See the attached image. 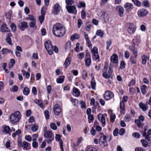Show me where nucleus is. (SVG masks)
I'll return each mask as SVG.
<instances>
[{
    "label": "nucleus",
    "mask_w": 151,
    "mask_h": 151,
    "mask_svg": "<svg viewBox=\"0 0 151 151\" xmlns=\"http://www.w3.org/2000/svg\"><path fill=\"white\" fill-rule=\"evenodd\" d=\"M87 77V71L85 70H83L82 72V77L84 79H86Z\"/></svg>",
    "instance_id": "nucleus-62"
},
{
    "label": "nucleus",
    "mask_w": 151,
    "mask_h": 151,
    "mask_svg": "<svg viewBox=\"0 0 151 151\" xmlns=\"http://www.w3.org/2000/svg\"><path fill=\"white\" fill-rule=\"evenodd\" d=\"M44 46L48 54L50 55L52 54L53 51L56 53L58 52V49L57 47L55 45L52 46L50 41H46L44 43Z\"/></svg>",
    "instance_id": "nucleus-2"
},
{
    "label": "nucleus",
    "mask_w": 151,
    "mask_h": 151,
    "mask_svg": "<svg viewBox=\"0 0 151 151\" xmlns=\"http://www.w3.org/2000/svg\"><path fill=\"white\" fill-rule=\"evenodd\" d=\"M35 103L37 104L42 108H43V105L42 101L40 100L36 99L35 100Z\"/></svg>",
    "instance_id": "nucleus-41"
},
{
    "label": "nucleus",
    "mask_w": 151,
    "mask_h": 151,
    "mask_svg": "<svg viewBox=\"0 0 151 151\" xmlns=\"http://www.w3.org/2000/svg\"><path fill=\"white\" fill-rule=\"evenodd\" d=\"M51 128L54 130H57V128L56 124L54 123H52L50 125Z\"/></svg>",
    "instance_id": "nucleus-53"
},
{
    "label": "nucleus",
    "mask_w": 151,
    "mask_h": 151,
    "mask_svg": "<svg viewBox=\"0 0 151 151\" xmlns=\"http://www.w3.org/2000/svg\"><path fill=\"white\" fill-rule=\"evenodd\" d=\"M22 147L25 150H29L30 148V144L28 142L24 141L23 142V145Z\"/></svg>",
    "instance_id": "nucleus-23"
},
{
    "label": "nucleus",
    "mask_w": 151,
    "mask_h": 151,
    "mask_svg": "<svg viewBox=\"0 0 151 151\" xmlns=\"http://www.w3.org/2000/svg\"><path fill=\"white\" fill-rule=\"evenodd\" d=\"M23 91V93L24 95L27 96L29 94L30 90L28 87H25L24 88Z\"/></svg>",
    "instance_id": "nucleus-39"
},
{
    "label": "nucleus",
    "mask_w": 151,
    "mask_h": 151,
    "mask_svg": "<svg viewBox=\"0 0 151 151\" xmlns=\"http://www.w3.org/2000/svg\"><path fill=\"white\" fill-rule=\"evenodd\" d=\"M21 117V114L20 112L16 111L12 114L10 117V119L12 124L18 122L20 120Z\"/></svg>",
    "instance_id": "nucleus-3"
},
{
    "label": "nucleus",
    "mask_w": 151,
    "mask_h": 151,
    "mask_svg": "<svg viewBox=\"0 0 151 151\" xmlns=\"http://www.w3.org/2000/svg\"><path fill=\"white\" fill-rule=\"evenodd\" d=\"M142 4L145 7H148L149 5V2L147 0L144 1L142 2Z\"/></svg>",
    "instance_id": "nucleus-63"
},
{
    "label": "nucleus",
    "mask_w": 151,
    "mask_h": 151,
    "mask_svg": "<svg viewBox=\"0 0 151 151\" xmlns=\"http://www.w3.org/2000/svg\"><path fill=\"white\" fill-rule=\"evenodd\" d=\"M125 63L123 61H122L120 65V68L121 69H123L125 67Z\"/></svg>",
    "instance_id": "nucleus-59"
},
{
    "label": "nucleus",
    "mask_w": 151,
    "mask_h": 151,
    "mask_svg": "<svg viewBox=\"0 0 151 151\" xmlns=\"http://www.w3.org/2000/svg\"><path fill=\"white\" fill-rule=\"evenodd\" d=\"M124 7L127 11L129 12L134 8L133 5L129 3H127L124 4Z\"/></svg>",
    "instance_id": "nucleus-17"
},
{
    "label": "nucleus",
    "mask_w": 151,
    "mask_h": 151,
    "mask_svg": "<svg viewBox=\"0 0 151 151\" xmlns=\"http://www.w3.org/2000/svg\"><path fill=\"white\" fill-rule=\"evenodd\" d=\"M3 132L6 134L9 133L10 128L9 127L6 125H3L2 127Z\"/></svg>",
    "instance_id": "nucleus-28"
},
{
    "label": "nucleus",
    "mask_w": 151,
    "mask_h": 151,
    "mask_svg": "<svg viewBox=\"0 0 151 151\" xmlns=\"http://www.w3.org/2000/svg\"><path fill=\"white\" fill-rule=\"evenodd\" d=\"M141 133L144 137L145 139L147 138L151 134V129H149L147 131V133L145 131H142Z\"/></svg>",
    "instance_id": "nucleus-22"
},
{
    "label": "nucleus",
    "mask_w": 151,
    "mask_h": 151,
    "mask_svg": "<svg viewBox=\"0 0 151 151\" xmlns=\"http://www.w3.org/2000/svg\"><path fill=\"white\" fill-rule=\"evenodd\" d=\"M62 136L59 134H56L55 135V138L57 141H59L60 146L62 151H64V150L63 147V142L61 139V137Z\"/></svg>",
    "instance_id": "nucleus-14"
},
{
    "label": "nucleus",
    "mask_w": 151,
    "mask_h": 151,
    "mask_svg": "<svg viewBox=\"0 0 151 151\" xmlns=\"http://www.w3.org/2000/svg\"><path fill=\"white\" fill-rule=\"evenodd\" d=\"M130 61L132 64H135L137 63L136 59L133 56H131L129 59Z\"/></svg>",
    "instance_id": "nucleus-47"
},
{
    "label": "nucleus",
    "mask_w": 151,
    "mask_h": 151,
    "mask_svg": "<svg viewBox=\"0 0 151 151\" xmlns=\"http://www.w3.org/2000/svg\"><path fill=\"white\" fill-rule=\"evenodd\" d=\"M116 9L119 16L122 17L124 15V9L123 7L121 6H116Z\"/></svg>",
    "instance_id": "nucleus-18"
},
{
    "label": "nucleus",
    "mask_w": 151,
    "mask_h": 151,
    "mask_svg": "<svg viewBox=\"0 0 151 151\" xmlns=\"http://www.w3.org/2000/svg\"><path fill=\"white\" fill-rule=\"evenodd\" d=\"M92 59L93 60L96 61L99 59L98 53L93 54Z\"/></svg>",
    "instance_id": "nucleus-32"
},
{
    "label": "nucleus",
    "mask_w": 151,
    "mask_h": 151,
    "mask_svg": "<svg viewBox=\"0 0 151 151\" xmlns=\"http://www.w3.org/2000/svg\"><path fill=\"white\" fill-rule=\"evenodd\" d=\"M46 10V8L45 7H43L41 8V15L45 16Z\"/></svg>",
    "instance_id": "nucleus-55"
},
{
    "label": "nucleus",
    "mask_w": 151,
    "mask_h": 151,
    "mask_svg": "<svg viewBox=\"0 0 151 151\" xmlns=\"http://www.w3.org/2000/svg\"><path fill=\"white\" fill-rule=\"evenodd\" d=\"M12 31L14 32L16 30V26L15 24L13 23H12L10 25Z\"/></svg>",
    "instance_id": "nucleus-50"
},
{
    "label": "nucleus",
    "mask_w": 151,
    "mask_h": 151,
    "mask_svg": "<svg viewBox=\"0 0 151 151\" xmlns=\"http://www.w3.org/2000/svg\"><path fill=\"white\" fill-rule=\"evenodd\" d=\"M71 42L70 41H68L66 44V49L70 50L71 48Z\"/></svg>",
    "instance_id": "nucleus-54"
},
{
    "label": "nucleus",
    "mask_w": 151,
    "mask_h": 151,
    "mask_svg": "<svg viewBox=\"0 0 151 151\" xmlns=\"http://www.w3.org/2000/svg\"><path fill=\"white\" fill-rule=\"evenodd\" d=\"M104 96L106 100H108L114 97V94L111 91H105Z\"/></svg>",
    "instance_id": "nucleus-9"
},
{
    "label": "nucleus",
    "mask_w": 151,
    "mask_h": 151,
    "mask_svg": "<svg viewBox=\"0 0 151 151\" xmlns=\"http://www.w3.org/2000/svg\"><path fill=\"white\" fill-rule=\"evenodd\" d=\"M107 114H99L98 115V119L102 124V126L104 127L106 124L105 116H106Z\"/></svg>",
    "instance_id": "nucleus-7"
},
{
    "label": "nucleus",
    "mask_w": 151,
    "mask_h": 151,
    "mask_svg": "<svg viewBox=\"0 0 151 151\" xmlns=\"http://www.w3.org/2000/svg\"><path fill=\"white\" fill-rule=\"evenodd\" d=\"M28 24L25 22H22L19 24L18 26L19 29L22 31H24L27 27Z\"/></svg>",
    "instance_id": "nucleus-15"
},
{
    "label": "nucleus",
    "mask_w": 151,
    "mask_h": 151,
    "mask_svg": "<svg viewBox=\"0 0 151 151\" xmlns=\"http://www.w3.org/2000/svg\"><path fill=\"white\" fill-rule=\"evenodd\" d=\"M148 11L144 9H141L138 10L137 14L138 17H143L145 16L148 14Z\"/></svg>",
    "instance_id": "nucleus-10"
},
{
    "label": "nucleus",
    "mask_w": 151,
    "mask_h": 151,
    "mask_svg": "<svg viewBox=\"0 0 151 151\" xmlns=\"http://www.w3.org/2000/svg\"><path fill=\"white\" fill-rule=\"evenodd\" d=\"M141 142L144 147H146L148 145V142L144 139H142L141 140Z\"/></svg>",
    "instance_id": "nucleus-51"
},
{
    "label": "nucleus",
    "mask_w": 151,
    "mask_h": 151,
    "mask_svg": "<svg viewBox=\"0 0 151 151\" xmlns=\"http://www.w3.org/2000/svg\"><path fill=\"white\" fill-rule=\"evenodd\" d=\"M133 137L136 138H139L140 137L139 133L138 132H134L132 134Z\"/></svg>",
    "instance_id": "nucleus-61"
},
{
    "label": "nucleus",
    "mask_w": 151,
    "mask_h": 151,
    "mask_svg": "<svg viewBox=\"0 0 151 151\" xmlns=\"http://www.w3.org/2000/svg\"><path fill=\"white\" fill-rule=\"evenodd\" d=\"M64 76H60L57 79V82L58 83H63L64 81Z\"/></svg>",
    "instance_id": "nucleus-34"
},
{
    "label": "nucleus",
    "mask_w": 151,
    "mask_h": 151,
    "mask_svg": "<svg viewBox=\"0 0 151 151\" xmlns=\"http://www.w3.org/2000/svg\"><path fill=\"white\" fill-rule=\"evenodd\" d=\"M77 56L78 58L80 59H82L84 57V53L83 52L80 53L78 54L77 55Z\"/></svg>",
    "instance_id": "nucleus-60"
},
{
    "label": "nucleus",
    "mask_w": 151,
    "mask_h": 151,
    "mask_svg": "<svg viewBox=\"0 0 151 151\" xmlns=\"http://www.w3.org/2000/svg\"><path fill=\"white\" fill-rule=\"evenodd\" d=\"M128 98V97L127 96H124L122 99V101H121L120 103V113L121 114H124L125 113V109L124 103L126 102L127 101Z\"/></svg>",
    "instance_id": "nucleus-5"
},
{
    "label": "nucleus",
    "mask_w": 151,
    "mask_h": 151,
    "mask_svg": "<svg viewBox=\"0 0 151 151\" xmlns=\"http://www.w3.org/2000/svg\"><path fill=\"white\" fill-rule=\"evenodd\" d=\"M112 71L111 68H109L108 72L105 71L102 74L103 77L105 78H112L113 76L112 75Z\"/></svg>",
    "instance_id": "nucleus-12"
},
{
    "label": "nucleus",
    "mask_w": 151,
    "mask_h": 151,
    "mask_svg": "<svg viewBox=\"0 0 151 151\" xmlns=\"http://www.w3.org/2000/svg\"><path fill=\"white\" fill-rule=\"evenodd\" d=\"M140 108L142 109L143 111H146L148 108V106L147 104H144L142 102H140L139 104Z\"/></svg>",
    "instance_id": "nucleus-24"
},
{
    "label": "nucleus",
    "mask_w": 151,
    "mask_h": 151,
    "mask_svg": "<svg viewBox=\"0 0 151 151\" xmlns=\"http://www.w3.org/2000/svg\"><path fill=\"white\" fill-rule=\"evenodd\" d=\"M85 6L86 4L84 2L80 1L78 4V7L79 8L84 7Z\"/></svg>",
    "instance_id": "nucleus-49"
},
{
    "label": "nucleus",
    "mask_w": 151,
    "mask_h": 151,
    "mask_svg": "<svg viewBox=\"0 0 151 151\" xmlns=\"http://www.w3.org/2000/svg\"><path fill=\"white\" fill-rule=\"evenodd\" d=\"M37 21L30 22L29 24V25L31 27L34 28L35 27H37L36 24Z\"/></svg>",
    "instance_id": "nucleus-56"
},
{
    "label": "nucleus",
    "mask_w": 151,
    "mask_h": 151,
    "mask_svg": "<svg viewBox=\"0 0 151 151\" xmlns=\"http://www.w3.org/2000/svg\"><path fill=\"white\" fill-rule=\"evenodd\" d=\"M65 2L67 4L66 6H70V5L74 4V1L73 0H65Z\"/></svg>",
    "instance_id": "nucleus-48"
},
{
    "label": "nucleus",
    "mask_w": 151,
    "mask_h": 151,
    "mask_svg": "<svg viewBox=\"0 0 151 151\" xmlns=\"http://www.w3.org/2000/svg\"><path fill=\"white\" fill-rule=\"evenodd\" d=\"M111 61L114 63H117L118 61L117 55L116 54H114L111 56Z\"/></svg>",
    "instance_id": "nucleus-21"
},
{
    "label": "nucleus",
    "mask_w": 151,
    "mask_h": 151,
    "mask_svg": "<svg viewBox=\"0 0 151 151\" xmlns=\"http://www.w3.org/2000/svg\"><path fill=\"white\" fill-rule=\"evenodd\" d=\"M142 63L145 64L146 63V61L148 59V57L146 55H144L142 56Z\"/></svg>",
    "instance_id": "nucleus-37"
},
{
    "label": "nucleus",
    "mask_w": 151,
    "mask_h": 151,
    "mask_svg": "<svg viewBox=\"0 0 151 151\" xmlns=\"http://www.w3.org/2000/svg\"><path fill=\"white\" fill-rule=\"evenodd\" d=\"M131 116L129 114H127L124 117V120L126 122H128L129 121L131 118Z\"/></svg>",
    "instance_id": "nucleus-43"
},
{
    "label": "nucleus",
    "mask_w": 151,
    "mask_h": 151,
    "mask_svg": "<svg viewBox=\"0 0 151 151\" xmlns=\"http://www.w3.org/2000/svg\"><path fill=\"white\" fill-rule=\"evenodd\" d=\"M66 8L69 12L75 14L77 13V10L74 6H66Z\"/></svg>",
    "instance_id": "nucleus-13"
},
{
    "label": "nucleus",
    "mask_w": 151,
    "mask_h": 151,
    "mask_svg": "<svg viewBox=\"0 0 151 151\" xmlns=\"http://www.w3.org/2000/svg\"><path fill=\"white\" fill-rule=\"evenodd\" d=\"M12 36V34L10 33H9L7 37H6V42L8 43V44L10 45H12V42L11 39L10 37Z\"/></svg>",
    "instance_id": "nucleus-29"
},
{
    "label": "nucleus",
    "mask_w": 151,
    "mask_h": 151,
    "mask_svg": "<svg viewBox=\"0 0 151 151\" xmlns=\"http://www.w3.org/2000/svg\"><path fill=\"white\" fill-rule=\"evenodd\" d=\"M44 137L46 138H51L52 137V133L51 130H47V131L44 133Z\"/></svg>",
    "instance_id": "nucleus-25"
},
{
    "label": "nucleus",
    "mask_w": 151,
    "mask_h": 151,
    "mask_svg": "<svg viewBox=\"0 0 151 151\" xmlns=\"http://www.w3.org/2000/svg\"><path fill=\"white\" fill-rule=\"evenodd\" d=\"M18 89V87L16 85L14 86L12 89H11V92H16Z\"/></svg>",
    "instance_id": "nucleus-64"
},
{
    "label": "nucleus",
    "mask_w": 151,
    "mask_h": 151,
    "mask_svg": "<svg viewBox=\"0 0 151 151\" xmlns=\"http://www.w3.org/2000/svg\"><path fill=\"white\" fill-rule=\"evenodd\" d=\"M53 110L55 114L56 115H59L62 111V110L60 106L58 104L55 105Z\"/></svg>",
    "instance_id": "nucleus-11"
},
{
    "label": "nucleus",
    "mask_w": 151,
    "mask_h": 151,
    "mask_svg": "<svg viewBox=\"0 0 151 151\" xmlns=\"http://www.w3.org/2000/svg\"><path fill=\"white\" fill-rule=\"evenodd\" d=\"M38 128V127L36 125H34L31 128L33 132L37 131Z\"/></svg>",
    "instance_id": "nucleus-58"
},
{
    "label": "nucleus",
    "mask_w": 151,
    "mask_h": 151,
    "mask_svg": "<svg viewBox=\"0 0 151 151\" xmlns=\"http://www.w3.org/2000/svg\"><path fill=\"white\" fill-rule=\"evenodd\" d=\"M33 143L32 144V146L34 148H37L38 147V143L36 142V140L35 139H33Z\"/></svg>",
    "instance_id": "nucleus-52"
},
{
    "label": "nucleus",
    "mask_w": 151,
    "mask_h": 151,
    "mask_svg": "<svg viewBox=\"0 0 151 151\" xmlns=\"http://www.w3.org/2000/svg\"><path fill=\"white\" fill-rule=\"evenodd\" d=\"M22 72L23 76H25V77L27 79H28L30 76V74L29 72L25 71L24 70H22Z\"/></svg>",
    "instance_id": "nucleus-35"
},
{
    "label": "nucleus",
    "mask_w": 151,
    "mask_h": 151,
    "mask_svg": "<svg viewBox=\"0 0 151 151\" xmlns=\"http://www.w3.org/2000/svg\"><path fill=\"white\" fill-rule=\"evenodd\" d=\"M0 31L3 32H8L10 31V29L7 27L6 24H3L0 28Z\"/></svg>",
    "instance_id": "nucleus-19"
},
{
    "label": "nucleus",
    "mask_w": 151,
    "mask_h": 151,
    "mask_svg": "<svg viewBox=\"0 0 151 151\" xmlns=\"http://www.w3.org/2000/svg\"><path fill=\"white\" fill-rule=\"evenodd\" d=\"M85 63L86 65L87 66H89L91 63V58H87L85 60Z\"/></svg>",
    "instance_id": "nucleus-45"
},
{
    "label": "nucleus",
    "mask_w": 151,
    "mask_h": 151,
    "mask_svg": "<svg viewBox=\"0 0 151 151\" xmlns=\"http://www.w3.org/2000/svg\"><path fill=\"white\" fill-rule=\"evenodd\" d=\"M138 41H136V39H133V44L132 46H129V48L131 51L133 55H134V58L136 59L138 56V51L137 49L135 47V42L136 43L138 42Z\"/></svg>",
    "instance_id": "nucleus-6"
},
{
    "label": "nucleus",
    "mask_w": 151,
    "mask_h": 151,
    "mask_svg": "<svg viewBox=\"0 0 151 151\" xmlns=\"http://www.w3.org/2000/svg\"><path fill=\"white\" fill-rule=\"evenodd\" d=\"M136 29V27L135 25L132 24H129L127 26V31L130 34L134 33Z\"/></svg>",
    "instance_id": "nucleus-8"
},
{
    "label": "nucleus",
    "mask_w": 151,
    "mask_h": 151,
    "mask_svg": "<svg viewBox=\"0 0 151 151\" xmlns=\"http://www.w3.org/2000/svg\"><path fill=\"white\" fill-rule=\"evenodd\" d=\"M28 19H29L31 22L36 21V17L34 16L30 15H28Z\"/></svg>",
    "instance_id": "nucleus-40"
},
{
    "label": "nucleus",
    "mask_w": 151,
    "mask_h": 151,
    "mask_svg": "<svg viewBox=\"0 0 151 151\" xmlns=\"http://www.w3.org/2000/svg\"><path fill=\"white\" fill-rule=\"evenodd\" d=\"M12 53V51L7 48H4L0 51V53L1 54L5 55L8 53Z\"/></svg>",
    "instance_id": "nucleus-27"
},
{
    "label": "nucleus",
    "mask_w": 151,
    "mask_h": 151,
    "mask_svg": "<svg viewBox=\"0 0 151 151\" xmlns=\"http://www.w3.org/2000/svg\"><path fill=\"white\" fill-rule=\"evenodd\" d=\"M141 90L142 94H145L146 93V89L147 86L146 85H144L141 87Z\"/></svg>",
    "instance_id": "nucleus-44"
},
{
    "label": "nucleus",
    "mask_w": 151,
    "mask_h": 151,
    "mask_svg": "<svg viewBox=\"0 0 151 151\" xmlns=\"http://www.w3.org/2000/svg\"><path fill=\"white\" fill-rule=\"evenodd\" d=\"M134 122L135 123L137 124V126L138 127H140L143 125L142 123V122L138 119H135Z\"/></svg>",
    "instance_id": "nucleus-36"
},
{
    "label": "nucleus",
    "mask_w": 151,
    "mask_h": 151,
    "mask_svg": "<svg viewBox=\"0 0 151 151\" xmlns=\"http://www.w3.org/2000/svg\"><path fill=\"white\" fill-rule=\"evenodd\" d=\"M132 1L135 6L138 7H140L141 5V3L138 0H132Z\"/></svg>",
    "instance_id": "nucleus-38"
},
{
    "label": "nucleus",
    "mask_w": 151,
    "mask_h": 151,
    "mask_svg": "<svg viewBox=\"0 0 151 151\" xmlns=\"http://www.w3.org/2000/svg\"><path fill=\"white\" fill-rule=\"evenodd\" d=\"M71 101L75 106H78L79 101L78 100L73 98H71Z\"/></svg>",
    "instance_id": "nucleus-33"
},
{
    "label": "nucleus",
    "mask_w": 151,
    "mask_h": 151,
    "mask_svg": "<svg viewBox=\"0 0 151 151\" xmlns=\"http://www.w3.org/2000/svg\"><path fill=\"white\" fill-rule=\"evenodd\" d=\"M71 61V59L70 57H68L66 58L63 64V65L65 68H66L69 66L70 64Z\"/></svg>",
    "instance_id": "nucleus-20"
},
{
    "label": "nucleus",
    "mask_w": 151,
    "mask_h": 151,
    "mask_svg": "<svg viewBox=\"0 0 151 151\" xmlns=\"http://www.w3.org/2000/svg\"><path fill=\"white\" fill-rule=\"evenodd\" d=\"M96 35L99 36L101 37H103L104 35V33L103 31L100 29L98 30L96 32Z\"/></svg>",
    "instance_id": "nucleus-31"
},
{
    "label": "nucleus",
    "mask_w": 151,
    "mask_h": 151,
    "mask_svg": "<svg viewBox=\"0 0 151 151\" xmlns=\"http://www.w3.org/2000/svg\"><path fill=\"white\" fill-rule=\"evenodd\" d=\"M61 9V6L58 4L56 3L53 8V12L55 14H58Z\"/></svg>",
    "instance_id": "nucleus-16"
},
{
    "label": "nucleus",
    "mask_w": 151,
    "mask_h": 151,
    "mask_svg": "<svg viewBox=\"0 0 151 151\" xmlns=\"http://www.w3.org/2000/svg\"><path fill=\"white\" fill-rule=\"evenodd\" d=\"M106 49L107 50H109V47L112 44V41L111 40H108L106 41Z\"/></svg>",
    "instance_id": "nucleus-46"
},
{
    "label": "nucleus",
    "mask_w": 151,
    "mask_h": 151,
    "mask_svg": "<svg viewBox=\"0 0 151 151\" xmlns=\"http://www.w3.org/2000/svg\"><path fill=\"white\" fill-rule=\"evenodd\" d=\"M73 94L76 96L78 97L80 95L79 90L77 88L74 87L73 89Z\"/></svg>",
    "instance_id": "nucleus-30"
},
{
    "label": "nucleus",
    "mask_w": 151,
    "mask_h": 151,
    "mask_svg": "<svg viewBox=\"0 0 151 151\" xmlns=\"http://www.w3.org/2000/svg\"><path fill=\"white\" fill-rule=\"evenodd\" d=\"M111 139L110 136H106L102 134L100 138L99 143L100 146L102 147L107 145V142H109Z\"/></svg>",
    "instance_id": "nucleus-4"
},
{
    "label": "nucleus",
    "mask_w": 151,
    "mask_h": 151,
    "mask_svg": "<svg viewBox=\"0 0 151 151\" xmlns=\"http://www.w3.org/2000/svg\"><path fill=\"white\" fill-rule=\"evenodd\" d=\"M79 37V36L78 35L75 34L73 35L72 36H71L70 37V40H71L73 41H74L75 39H78Z\"/></svg>",
    "instance_id": "nucleus-42"
},
{
    "label": "nucleus",
    "mask_w": 151,
    "mask_h": 151,
    "mask_svg": "<svg viewBox=\"0 0 151 151\" xmlns=\"http://www.w3.org/2000/svg\"><path fill=\"white\" fill-rule=\"evenodd\" d=\"M91 85L92 88L93 90H95L96 86V83L93 76H91Z\"/></svg>",
    "instance_id": "nucleus-26"
},
{
    "label": "nucleus",
    "mask_w": 151,
    "mask_h": 151,
    "mask_svg": "<svg viewBox=\"0 0 151 151\" xmlns=\"http://www.w3.org/2000/svg\"><path fill=\"white\" fill-rule=\"evenodd\" d=\"M52 32L56 36L61 37L65 34L66 30L65 27L60 23L55 24L52 27Z\"/></svg>",
    "instance_id": "nucleus-1"
},
{
    "label": "nucleus",
    "mask_w": 151,
    "mask_h": 151,
    "mask_svg": "<svg viewBox=\"0 0 151 151\" xmlns=\"http://www.w3.org/2000/svg\"><path fill=\"white\" fill-rule=\"evenodd\" d=\"M48 138L49 139H46L45 140V141L48 144H50L54 140V137H52Z\"/></svg>",
    "instance_id": "nucleus-57"
}]
</instances>
